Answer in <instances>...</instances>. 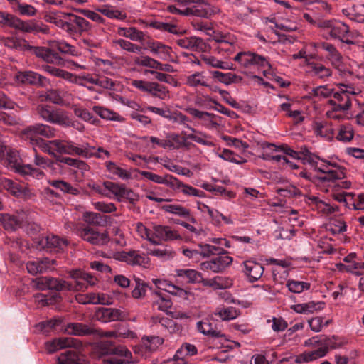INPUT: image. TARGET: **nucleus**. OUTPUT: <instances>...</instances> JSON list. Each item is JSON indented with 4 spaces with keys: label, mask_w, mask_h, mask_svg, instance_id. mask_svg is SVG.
Wrapping results in <instances>:
<instances>
[{
    "label": "nucleus",
    "mask_w": 364,
    "mask_h": 364,
    "mask_svg": "<svg viewBox=\"0 0 364 364\" xmlns=\"http://www.w3.org/2000/svg\"><path fill=\"white\" fill-rule=\"evenodd\" d=\"M106 216L94 212H85L83 214V220L85 223L93 225L101 226L106 223Z\"/></svg>",
    "instance_id": "47"
},
{
    "label": "nucleus",
    "mask_w": 364,
    "mask_h": 364,
    "mask_svg": "<svg viewBox=\"0 0 364 364\" xmlns=\"http://www.w3.org/2000/svg\"><path fill=\"white\" fill-rule=\"evenodd\" d=\"M164 339L158 336H144L141 338V346L149 352H154L164 343Z\"/></svg>",
    "instance_id": "31"
},
{
    "label": "nucleus",
    "mask_w": 364,
    "mask_h": 364,
    "mask_svg": "<svg viewBox=\"0 0 364 364\" xmlns=\"http://www.w3.org/2000/svg\"><path fill=\"white\" fill-rule=\"evenodd\" d=\"M129 265H139L146 267L149 265L150 259L143 252H140L137 250L129 251Z\"/></svg>",
    "instance_id": "41"
},
{
    "label": "nucleus",
    "mask_w": 364,
    "mask_h": 364,
    "mask_svg": "<svg viewBox=\"0 0 364 364\" xmlns=\"http://www.w3.org/2000/svg\"><path fill=\"white\" fill-rule=\"evenodd\" d=\"M69 277L74 280V284L62 279L52 277H41L35 279L33 282L37 289L40 290L63 291H83L88 286L96 284L97 279L89 273L81 269H73L69 272Z\"/></svg>",
    "instance_id": "1"
},
{
    "label": "nucleus",
    "mask_w": 364,
    "mask_h": 364,
    "mask_svg": "<svg viewBox=\"0 0 364 364\" xmlns=\"http://www.w3.org/2000/svg\"><path fill=\"white\" fill-rule=\"evenodd\" d=\"M21 80L23 83L30 85L46 87L49 80L44 76L33 71H25L21 74Z\"/></svg>",
    "instance_id": "24"
},
{
    "label": "nucleus",
    "mask_w": 364,
    "mask_h": 364,
    "mask_svg": "<svg viewBox=\"0 0 364 364\" xmlns=\"http://www.w3.org/2000/svg\"><path fill=\"white\" fill-rule=\"evenodd\" d=\"M154 235L163 241L176 240L181 239V235L171 227L161 225H155L153 227Z\"/></svg>",
    "instance_id": "20"
},
{
    "label": "nucleus",
    "mask_w": 364,
    "mask_h": 364,
    "mask_svg": "<svg viewBox=\"0 0 364 364\" xmlns=\"http://www.w3.org/2000/svg\"><path fill=\"white\" fill-rule=\"evenodd\" d=\"M187 138L193 140V141L208 146H214L213 142L207 139V138H210L208 135L201 132H193L192 134H189L187 135Z\"/></svg>",
    "instance_id": "62"
},
{
    "label": "nucleus",
    "mask_w": 364,
    "mask_h": 364,
    "mask_svg": "<svg viewBox=\"0 0 364 364\" xmlns=\"http://www.w3.org/2000/svg\"><path fill=\"white\" fill-rule=\"evenodd\" d=\"M66 330L69 333L78 336L95 335L98 332V329L82 323H70L67 325Z\"/></svg>",
    "instance_id": "23"
},
{
    "label": "nucleus",
    "mask_w": 364,
    "mask_h": 364,
    "mask_svg": "<svg viewBox=\"0 0 364 364\" xmlns=\"http://www.w3.org/2000/svg\"><path fill=\"white\" fill-rule=\"evenodd\" d=\"M97 319L103 323L113 321H122L126 318V314L117 309L101 307L95 313Z\"/></svg>",
    "instance_id": "15"
},
{
    "label": "nucleus",
    "mask_w": 364,
    "mask_h": 364,
    "mask_svg": "<svg viewBox=\"0 0 364 364\" xmlns=\"http://www.w3.org/2000/svg\"><path fill=\"white\" fill-rule=\"evenodd\" d=\"M148 47L153 54L161 60H166L170 57L171 48L159 41H149Z\"/></svg>",
    "instance_id": "27"
},
{
    "label": "nucleus",
    "mask_w": 364,
    "mask_h": 364,
    "mask_svg": "<svg viewBox=\"0 0 364 364\" xmlns=\"http://www.w3.org/2000/svg\"><path fill=\"white\" fill-rule=\"evenodd\" d=\"M46 21L54 23L69 33H80L90 29L91 24L82 17L71 13L50 11L44 17Z\"/></svg>",
    "instance_id": "3"
},
{
    "label": "nucleus",
    "mask_w": 364,
    "mask_h": 364,
    "mask_svg": "<svg viewBox=\"0 0 364 364\" xmlns=\"http://www.w3.org/2000/svg\"><path fill=\"white\" fill-rule=\"evenodd\" d=\"M186 83L191 87H196L198 86L209 87L205 77L200 72H196L187 76Z\"/></svg>",
    "instance_id": "43"
},
{
    "label": "nucleus",
    "mask_w": 364,
    "mask_h": 364,
    "mask_svg": "<svg viewBox=\"0 0 364 364\" xmlns=\"http://www.w3.org/2000/svg\"><path fill=\"white\" fill-rule=\"evenodd\" d=\"M319 48L328 53L329 58L333 63H340L341 62L342 56L341 53L332 44L327 42H323L319 45Z\"/></svg>",
    "instance_id": "52"
},
{
    "label": "nucleus",
    "mask_w": 364,
    "mask_h": 364,
    "mask_svg": "<svg viewBox=\"0 0 364 364\" xmlns=\"http://www.w3.org/2000/svg\"><path fill=\"white\" fill-rule=\"evenodd\" d=\"M320 161L325 163L323 167L317 168V171L325 174L324 176L318 178L321 182H335L346 178V168L343 166L321 158Z\"/></svg>",
    "instance_id": "7"
},
{
    "label": "nucleus",
    "mask_w": 364,
    "mask_h": 364,
    "mask_svg": "<svg viewBox=\"0 0 364 364\" xmlns=\"http://www.w3.org/2000/svg\"><path fill=\"white\" fill-rule=\"evenodd\" d=\"M26 218L25 213L22 211L15 214H2L0 220L6 230L15 231L21 228Z\"/></svg>",
    "instance_id": "16"
},
{
    "label": "nucleus",
    "mask_w": 364,
    "mask_h": 364,
    "mask_svg": "<svg viewBox=\"0 0 364 364\" xmlns=\"http://www.w3.org/2000/svg\"><path fill=\"white\" fill-rule=\"evenodd\" d=\"M38 246L41 249H49L59 252L63 250L68 245L66 239L60 238L54 235L42 237L37 242Z\"/></svg>",
    "instance_id": "14"
},
{
    "label": "nucleus",
    "mask_w": 364,
    "mask_h": 364,
    "mask_svg": "<svg viewBox=\"0 0 364 364\" xmlns=\"http://www.w3.org/2000/svg\"><path fill=\"white\" fill-rule=\"evenodd\" d=\"M186 111L195 118L203 120V125L208 129L217 128L219 126V124L213 120V118H215L216 115L213 113L200 111L192 107L188 108Z\"/></svg>",
    "instance_id": "21"
},
{
    "label": "nucleus",
    "mask_w": 364,
    "mask_h": 364,
    "mask_svg": "<svg viewBox=\"0 0 364 364\" xmlns=\"http://www.w3.org/2000/svg\"><path fill=\"white\" fill-rule=\"evenodd\" d=\"M323 302L310 301L308 303L294 304L291 306V309L295 312L299 314H313L315 311L321 309L323 308Z\"/></svg>",
    "instance_id": "36"
},
{
    "label": "nucleus",
    "mask_w": 364,
    "mask_h": 364,
    "mask_svg": "<svg viewBox=\"0 0 364 364\" xmlns=\"http://www.w3.org/2000/svg\"><path fill=\"white\" fill-rule=\"evenodd\" d=\"M149 88V94L151 95L153 97L159 98L160 100H165L169 97V91L166 87L157 82H151Z\"/></svg>",
    "instance_id": "46"
},
{
    "label": "nucleus",
    "mask_w": 364,
    "mask_h": 364,
    "mask_svg": "<svg viewBox=\"0 0 364 364\" xmlns=\"http://www.w3.org/2000/svg\"><path fill=\"white\" fill-rule=\"evenodd\" d=\"M196 328L198 332L212 338H220L224 336L216 324L208 318L198 321L196 323Z\"/></svg>",
    "instance_id": "19"
},
{
    "label": "nucleus",
    "mask_w": 364,
    "mask_h": 364,
    "mask_svg": "<svg viewBox=\"0 0 364 364\" xmlns=\"http://www.w3.org/2000/svg\"><path fill=\"white\" fill-rule=\"evenodd\" d=\"M177 45L183 48L189 49L192 51H205L207 48L206 43L199 37L191 36L181 38L177 41Z\"/></svg>",
    "instance_id": "18"
},
{
    "label": "nucleus",
    "mask_w": 364,
    "mask_h": 364,
    "mask_svg": "<svg viewBox=\"0 0 364 364\" xmlns=\"http://www.w3.org/2000/svg\"><path fill=\"white\" fill-rule=\"evenodd\" d=\"M48 183L54 188L59 189L64 193H68L73 196L80 194V190L70 183L63 180H52L48 181Z\"/></svg>",
    "instance_id": "39"
},
{
    "label": "nucleus",
    "mask_w": 364,
    "mask_h": 364,
    "mask_svg": "<svg viewBox=\"0 0 364 364\" xmlns=\"http://www.w3.org/2000/svg\"><path fill=\"white\" fill-rule=\"evenodd\" d=\"M232 262V257L226 254H222L209 261L202 262L200 264V269L202 270H209L215 273H218L223 272L226 267L230 265Z\"/></svg>",
    "instance_id": "13"
},
{
    "label": "nucleus",
    "mask_w": 364,
    "mask_h": 364,
    "mask_svg": "<svg viewBox=\"0 0 364 364\" xmlns=\"http://www.w3.org/2000/svg\"><path fill=\"white\" fill-rule=\"evenodd\" d=\"M196 6H193V16L202 17V18H208L211 15V11L209 8H205L203 6H209L204 0H195Z\"/></svg>",
    "instance_id": "56"
},
{
    "label": "nucleus",
    "mask_w": 364,
    "mask_h": 364,
    "mask_svg": "<svg viewBox=\"0 0 364 364\" xmlns=\"http://www.w3.org/2000/svg\"><path fill=\"white\" fill-rule=\"evenodd\" d=\"M107 170L114 175L117 176L119 178L123 180H127L131 178L132 175L127 170L118 166L115 163L112 161H107L105 163Z\"/></svg>",
    "instance_id": "44"
},
{
    "label": "nucleus",
    "mask_w": 364,
    "mask_h": 364,
    "mask_svg": "<svg viewBox=\"0 0 364 364\" xmlns=\"http://www.w3.org/2000/svg\"><path fill=\"white\" fill-rule=\"evenodd\" d=\"M211 75L213 77L220 82L223 83L226 85H229L234 82H240L242 77L232 73H222L220 71H212Z\"/></svg>",
    "instance_id": "38"
},
{
    "label": "nucleus",
    "mask_w": 364,
    "mask_h": 364,
    "mask_svg": "<svg viewBox=\"0 0 364 364\" xmlns=\"http://www.w3.org/2000/svg\"><path fill=\"white\" fill-rule=\"evenodd\" d=\"M93 356L102 360L110 355H130V351L124 346H115L114 343L109 341H102L96 343L92 347Z\"/></svg>",
    "instance_id": "4"
},
{
    "label": "nucleus",
    "mask_w": 364,
    "mask_h": 364,
    "mask_svg": "<svg viewBox=\"0 0 364 364\" xmlns=\"http://www.w3.org/2000/svg\"><path fill=\"white\" fill-rule=\"evenodd\" d=\"M266 147L275 151H282L285 154L291 156V158L299 160V154H298V151L293 150L289 146H288L286 144H283L279 146H275L273 144L269 143L267 144Z\"/></svg>",
    "instance_id": "55"
},
{
    "label": "nucleus",
    "mask_w": 364,
    "mask_h": 364,
    "mask_svg": "<svg viewBox=\"0 0 364 364\" xmlns=\"http://www.w3.org/2000/svg\"><path fill=\"white\" fill-rule=\"evenodd\" d=\"M0 156L6 159L8 164L15 168L16 166L21 165L18 163V154L17 151L12 150L1 141H0Z\"/></svg>",
    "instance_id": "32"
},
{
    "label": "nucleus",
    "mask_w": 364,
    "mask_h": 364,
    "mask_svg": "<svg viewBox=\"0 0 364 364\" xmlns=\"http://www.w3.org/2000/svg\"><path fill=\"white\" fill-rule=\"evenodd\" d=\"M42 69L51 76L61 78L73 83L77 82V76L75 74L56 68L52 65H42Z\"/></svg>",
    "instance_id": "22"
},
{
    "label": "nucleus",
    "mask_w": 364,
    "mask_h": 364,
    "mask_svg": "<svg viewBox=\"0 0 364 364\" xmlns=\"http://www.w3.org/2000/svg\"><path fill=\"white\" fill-rule=\"evenodd\" d=\"M172 301L168 296L162 294L161 291L154 292L153 307L159 311H168L172 306Z\"/></svg>",
    "instance_id": "30"
},
{
    "label": "nucleus",
    "mask_w": 364,
    "mask_h": 364,
    "mask_svg": "<svg viewBox=\"0 0 364 364\" xmlns=\"http://www.w3.org/2000/svg\"><path fill=\"white\" fill-rule=\"evenodd\" d=\"M132 358L131 352L130 355L127 357L125 355H110L108 358H105L102 364H135Z\"/></svg>",
    "instance_id": "51"
},
{
    "label": "nucleus",
    "mask_w": 364,
    "mask_h": 364,
    "mask_svg": "<svg viewBox=\"0 0 364 364\" xmlns=\"http://www.w3.org/2000/svg\"><path fill=\"white\" fill-rule=\"evenodd\" d=\"M202 60L206 65L215 68L234 70L232 65H230L229 63L220 60L214 56L203 55Z\"/></svg>",
    "instance_id": "45"
},
{
    "label": "nucleus",
    "mask_w": 364,
    "mask_h": 364,
    "mask_svg": "<svg viewBox=\"0 0 364 364\" xmlns=\"http://www.w3.org/2000/svg\"><path fill=\"white\" fill-rule=\"evenodd\" d=\"M327 231L331 232L332 235H337L344 232L347 230V225L341 217L331 218L326 224Z\"/></svg>",
    "instance_id": "35"
},
{
    "label": "nucleus",
    "mask_w": 364,
    "mask_h": 364,
    "mask_svg": "<svg viewBox=\"0 0 364 364\" xmlns=\"http://www.w3.org/2000/svg\"><path fill=\"white\" fill-rule=\"evenodd\" d=\"M36 142L39 144L40 149L44 152L50 154H54V151L60 154H77L78 155L80 147L75 146L74 143L70 141L51 140L45 141L37 139Z\"/></svg>",
    "instance_id": "5"
},
{
    "label": "nucleus",
    "mask_w": 364,
    "mask_h": 364,
    "mask_svg": "<svg viewBox=\"0 0 364 364\" xmlns=\"http://www.w3.org/2000/svg\"><path fill=\"white\" fill-rule=\"evenodd\" d=\"M151 321L153 325L161 326L164 330L170 333L178 331V324L171 318L159 316H152Z\"/></svg>",
    "instance_id": "29"
},
{
    "label": "nucleus",
    "mask_w": 364,
    "mask_h": 364,
    "mask_svg": "<svg viewBox=\"0 0 364 364\" xmlns=\"http://www.w3.org/2000/svg\"><path fill=\"white\" fill-rule=\"evenodd\" d=\"M153 282L159 290H163L180 297H186L187 295V291L186 290L172 284L166 280L156 279H154Z\"/></svg>",
    "instance_id": "25"
},
{
    "label": "nucleus",
    "mask_w": 364,
    "mask_h": 364,
    "mask_svg": "<svg viewBox=\"0 0 364 364\" xmlns=\"http://www.w3.org/2000/svg\"><path fill=\"white\" fill-rule=\"evenodd\" d=\"M103 186L105 189L114 195L119 201L122 200V195L125 185L116 183L112 181H105L103 182Z\"/></svg>",
    "instance_id": "54"
},
{
    "label": "nucleus",
    "mask_w": 364,
    "mask_h": 364,
    "mask_svg": "<svg viewBox=\"0 0 364 364\" xmlns=\"http://www.w3.org/2000/svg\"><path fill=\"white\" fill-rule=\"evenodd\" d=\"M62 320L60 318H53L39 323L37 327L39 328L41 331L48 333L50 330L55 329L56 327L60 326Z\"/></svg>",
    "instance_id": "64"
},
{
    "label": "nucleus",
    "mask_w": 364,
    "mask_h": 364,
    "mask_svg": "<svg viewBox=\"0 0 364 364\" xmlns=\"http://www.w3.org/2000/svg\"><path fill=\"white\" fill-rule=\"evenodd\" d=\"M16 172L23 176H31L37 179H41L44 176V173L40 168H34L30 164L16 166Z\"/></svg>",
    "instance_id": "40"
},
{
    "label": "nucleus",
    "mask_w": 364,
    "mask_h": 364,
    "mask_svg": "<svg viewBox=\"0 0 364 364\" xmlns=\"http://www.w3.org/2000/svg\"><path fill=\"white\" fill-rule=\"evenodd\" d=\"M79 235L84 241L92 245L103 246L110 241L107 232H100L90 226L79 230Z\"/></svg>",
    "instance_id": "9"
},
{
    "label": "nucleus",
    "mask_w": 364,
    "mask_h": 364,
    "mask_svg": "<svg viewBox=\"0 0 364 364\" xmlns=\"http://www.w3.org/2000/svg\"><path fill=\"white\" fill-rule=\"evenodd\" d=\"M349 27L341 21H334L328 34L331 38H337L346 44H352L353 41L348 39Z\"/></svg>",
    "instance_id": "17"
},
{
    "label": "nucleus",
    "mask_w": 364,
    "mask_h": 364,
    "mask_svg": "<svg viewBox=\"0 0 364 364\" xmlns=\"http://www.w3.org/2000/svg\"><path fill=\"white\" fill-rule=\"evenodd\" d=\"M74 114L79 118L82 120L89 122L92 124H95L98 120L94 117L91 112H90L87 109L81 108V107H75L74 108Z\"/></svg>",
    "instance_id": "63"
},
{
    "label": "nucleus",
    "mask_w": 364,
    "mask_h": 364,
    "mask_svg": "<svg viewBox=\"0 0 364 364\" xmlns=\"http://www.w3.org/2000/svg\"><path fill=\"white\" fill-rule=\"evenodd\" d=\"M11 28L25 33H33L35 29L34 22L33 21H23L16 16L11 22Z\"/></svg>",
    "instance_id": "49"
},
{
    "label": "nucleus",
    "mask_w": 364,
    "mask_h": 364,
    "mask_svg": "<svg viewBox=\"0 0 364 364\" xmlns=\"http://www.w3.org/2000/svg\"><path fill=\"white\" fill-rule=\"evenodd\" d=\"M233 60L238 62L245 68L251 66L264 69L266 68H272L271 64L266 57L254 52H240L234 57Z\"/></svg>",
    "instance_id": "8"
},
{
    "label": "nucleus",
    "mask_w": 364,
    "mask_h": 364,
    "mask_svg": "<svg viewBox=\"0 0 364 364\" xmlns=\"http://www.w3.org/2000/svg\"><path fill=\"white\" fill-rule=\"evenodd\" d=\"M343 14L352 21L364 23V4H358L353 5L348 9H344Z\"/></svg>",
    "instance_id": "37"
},
{
    "label": "nucleus",
    "mask_w": 364,
    "mask_h": 364,
    "mask_svg": "<svg viewBox=\"0 0 364 364\" xmlns=\"http://www.w3.org/2000/svg\"><path fill=\"white\" fill-rule=\"evenodd\" d=\"M36 112L42 119L48 122L59 125L65 124V118L63 117L65 112L60 109L55 110L51 106L39 105L37 107Z\"/></svg>",
    "instance_id": "11"
},
{
    "label": "nucleus",
    "mask_w": 364,
    "mask_h": 364,
    "mask_svg": "<svg viewBox=\"0 0 364 364\" xmlns=\"http://www.w3.org/2000/svg\"><path fill=\"white\" fill-rule=\"evenodd\" d=\"M54 50L63 54L71 55H77V52L75 47L66 43L65 41H58L53 45Z\"/></svg>",
    "instance_id": "61"
},
{
    "label": "nucleus",
    "mask_w": 364,
    "mask_h": 364,
    "mask_svg": "<svg viewBox=\"0 0 364 364\" xmlns=\"http://www.w3.org/2000/svg\"><path fill=\"white\" fill-rule=\"evenodd\" d=\"M30 52L47 63L65 65V60L59 55L53 46L52 48L32 46Z\"/></svg>",
    "instance_id": "10"
},
{
    "label": "nucleus",
    "mask_w": 364,
    "mask_h": 364,
    "mask_svg": "<svg viewBox=\"0 0 364 364\" xmlns=\"http://www.w3.org/2000/svg\"><path fill=\"white\" fill-rule=\"evenodd\" d=\"M223 321H229L236 318L239 316V311L236 308L230 306L218 310L215 313Z\"/></svg>",
    "instance_id": "58"
},
{
    "label": "nucleus",
    "mask_w": 364,
    "mask_h": 364,
    "mask_svg": "<svg viewBox=\"0 0 364 364\" xmlns=\"http://www.w3.org/2000/svg\"><path fill=\"white\" fill-rule=\"evenodd\" d=\"M63 348L69 349L58 356V364H85V360L80 353L83 345L80 340L73 337H59L46 343V349L48 353Z\"/></svg>",
    "instance_id": "2"
},
{
    "label": "nucleus",
    "mask_w": 364,
    "mask_h": 364,
    "mask_svg": "<svg viewBox=\"0 0 364 364\" xmlns=\"http://www.w3.org/2000/svg\"><path fill=\"white\" fill-rule=\"evenodd\" d=\"M162 209L167 213L178 215L180 217L185 218L191 221L192 223L196 222L194 217L191 215L190 210L178 204H169L165 205L162 207Z\"/></svg>",
    "instance_id": "28"
},
{
    "label": "nucleus",
    "mask_w": 364,
    "mask_h": 364,
    "mask_svg": "<svg viewBox=\"0 0 364 364\" xmlns=\"http://www.w3.org/2000/svg\"><path fill=\"white\" fill-rule=\"evenodd\" d=\"M287 287L289 291L299 294L304 290L309 289L311 284L308 282L289 279L287 282Z\"/></svg>",
    "instance_id": "53"
},
{
    "label": "nucleus",
    "mask_w": 364,
    "mask_h": 364,
    "mask_svg": "<svg viewBox=\"0 0 364 364\" xmlns=\"http://www.w3.org/2000/svg\"><path fill=\"white\" fill-rule=\"evenodd\" d=\"M177 275L186 279L190 283H201L203 278L201 273L195 269H178Z\"/></svg>",
    "instance_id": "42"
},
{
    "label": "nucleus",
    "mask_w": 364,
    "mask_h": 364,
    "mask_svg": "<svg viewBox=\"0 0 364 364\" xmlns=\"http://www.w3.org/2000/svg\"><path fill=\"white\" fill-rule=\"evenodd\" d=\"M92 110L103 119L112 121L118 120L117 113L109 110V109L100 106H94L92 107Z\"/></svg>",
    "instance_id": "60"
},
{
    "label": "nucleus",
    "mask_w": 364,
    "mask_h": 364,
    "mask_svg": "<svg viewBox=\"0 0 364 364\" xmlns=\"http://www.w3.org/2000/svg\"><path fill=\"white\" fill-rule=\"evenodd\" d=\"M328 353L326 348H318V349L312 351L304 352L303 353L297 355L295 358V363L301 364L309 363L316 359L324 357Z\"/></svg>",
    "instance_id": "26"
},
{
    "label": "nucleus",
    "mask_w": 364,
    "mask_h": 364,
    "mask_svg": "<svg viewBox=\"0 0 364 364\" xmlns=\"http://www.w3.org/2000/svg\"><path fill=\"white\" fill-rule=\"evenodd\" d=\"M4 44L6 47L15 49L20 51H31L32 46L25 39L17 38L14 37H8L4 40Z\"/></svg>",
    "instance_id": "34"
},
{
    "label": "nucleus",
    "mask_w": 364,
    "mask_h": 364,
    "mask_svg": "<svg viewBox=\"0 0 364 364\" xmlns=\"http://www.w3.org/2000/svg\"><path fill=\"white\" fill-rule=\"evenodd\" d=\"M354 132L350 124L341 125L340 127L336 139L339 141L348 142L352 140Z\"/></svg>",
    "instance_id": "59"
},
{
    "label": "nucleus",
    "mask_w": 364,
    "mask_h": 364,
    "mask_svg": "<svg viewBox=\"0 0 364 364\" xmlns=\"http://www.w3.org/2000/svg\"><path fill=\"white\" fill-rule=\"evenodd\" d=\"M65 92L63 90L50 89L46 91L45 97L47 100L56 105H63Z\"/></svg>",
    "instance_id": "48"
},
{
    "label": "nucleus",
    "mask_w": 364,
    "mask_h": 364,
    "mask_svg": "<svg viewBox=\"0 0 364 364\" xmlns=\"http://www.w3.org/2000/svg\"><path fill=\"white\" fill-rule=\"evenodd\" d=\"M113 43L116 46H119L122 49L130 53H140L141 51V47L122 38L114 41Z\"/></svg>",
    "instance_id": "57"
},
{
    "label": "nucleus",
    "mask_w": 364,
    "mask_h": 364,
    "mask_svg": "<svg viewBox=\"0 0 364 364\" xmlns=\"http://www.w3.org/2000/svg\"><path fill=\"white\" fill-rule=\"evenodd\" d=\"M241 266L242 267V272L250 283L258 281L262 277L264 270V266L254 259L245 260Z\"/></svg>",
    "instance_id": "12"
},
{
    "label": "nucleus",
    "mask_w": 364,
    "mask_h": 364,
    "mask_svg": "<svg viewBox=\"0 0 364 364\" xmlns=\"http://www.w3.org/2000/svg\"><path fill=\"white\" fill-rule=\"evenodd\" d=\"M117 33L134 41L142 42L144 41L145 35L144 32L135 27H119L118 28Z\"/></svg>",
    "instance_id": "33"
},
{
    "label": "nucleus",
    "mask_w": 364,
    "mask_h": 364,
    "mask_svg": "<svg viewBox=\"0 0 364 364\" xmlns=\"http://www.w3.org/2000/svg\"><path fill=\"white\" fill-rule=\"evenodd\" d=\"M308 66L311 69L310 71L319 78H325L331 75V70L321 63H309Z\"/></svg>",
    "instance_id": "50"
},
{
    "label": "nucleus",
    "mask_w": 364,
    "mask_h": 364,
    "mask_svg": "<svg viewBox=\"0 0 364 364\" xmlns=\"http://www.w3.org/2000/svg\"><path fill=\"white\" fill-rule=\"evenodd\" d=\"M57 129L50 125L36 123L26 127L23 130V134L27 138L31 139L33 145H36L40 148L39 144L36 142L37 139H41L38 136L45 138H53L56 136Z\"/></svg>",
    "instance_id": "6"
}]
</instances>
